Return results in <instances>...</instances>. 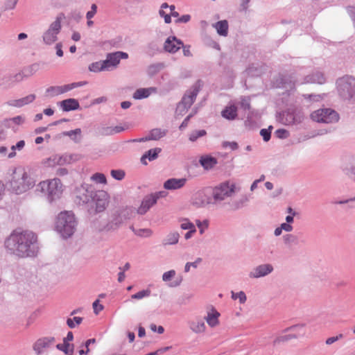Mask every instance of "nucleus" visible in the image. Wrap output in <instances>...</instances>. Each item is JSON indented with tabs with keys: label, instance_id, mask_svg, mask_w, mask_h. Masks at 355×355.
I'll list each match as a JSON object with an SVG mask.
<instances>
[{
	"label": "nucleus",
	"instance_id": "30",
	"mask_svg": "<svg viewBox=\"0 0 355 355\" xmlns=\"http://www.w3.org/2000/svg\"><path fill=\"white\" fill-rule=\"evenodd\" d=\"M154 92H155L154 87L139 88L133 93L132 98L135 100L146 98Z\"/></svg>",
	"mask_w": 355,
	"mask_h": 355
},
{
	"label": "nucleus",
	"instance_id": "46",
	"mask_svg": "<svg viewBox=\"0 0 355 355\" xmlns=\"http://www.w3.org/2000/svg\"><path fill=\"white\" fill-rule=\"evenodd\" d=\"M231 294L232 299L234 300L238 299L241 304H244L247 300L246 295L243 291H239L238 293H234V291H232Z\"/></svg>",
	"mask_w": 355,
	"mask_h": 355
},
{
	"label": "nucleus",
	"instance_id": "58",
	"mask_svg": "<svg viewBox=\"0 0 355 355\" xmlns=\"http://www.w3.org/2000/svg\"><path fill=\"white\" fill-rule=\"evenodd\" d=\"M324 94H304V98L309 100L310 101L319 102L322 100Z\"/></svg>",
	"mask_w": 355,
	"mask_h": 355
},
{
	"label": "nucleus",
	"instance_id": "10",
	"mask_svg": "<svg viewBox=\"0 0 355 355\" xmlns=\"http://www.w3.org/2000/svg\"><path fill=\"white\" fill-rule=\"evenodd\" d=\"M311 118L318 123H334L338 121L339 114L331 108H322L313 112Z\"/></svg>",
	"mask_w": 355,
	"mask_h": 355
},
{
	"label": "nucleus",
	"instance_id": "55",
	"mask_svg": "<svg viewBox=\"0 0 355 355\" xmlns=\"http://www.w3.org/2000/svg\"><path fill=\"white\" fill-rule=\"evenodd\" d=\"M181 222L180 227L182 230H189L196 228L195 225L188 218H182Z\"/></svg>",
	"mask_w": 355,
	"mask_h": 355
},
{
	"label": "nucleus",
	"instance_id": "19",
	"mask_svg": "<svg viewBox=\"0 0 355 355\" xmlns=\"http://www.w3.org/2000/svg\"><path fill=\"white\" fill-rule=\"evenodd\" d=\"M123 218L121 212L117 210L112 216L110 221L105 227V230L107 231L116 230H117L124 222Z\"/></svg>",
	"mask_w": 355,
	"mask_h": 355
},
{
	"label": "nucleus",
	"instance_id": "40",
	"mask_svg": "<svg viewBox=\"0 0 355 355\" xmlns=\"http://www.w3.org/2000/svg\"><path fill=\"white\" fill-rule=\"evenodd\" d=\"M46 96L49 97H54L62 94L60 86H51L48 87L45 92Z\"/></svg>",
	"mask_w": 355,
	"mask_h": 355
},
{
	"label": "nucleus",
	"instance_id": "36",
	"mask_svg": "<svg viewBox=\"0 0 355 355\" xmlns=\"http://www.w3.org/2000/svg\"><path fill=\"white\" fill-rule=\"evenodd\" d=\"M104 61H98L95 62H92L88 67V69L91 72L98 73L103 71H107L105 64H104Z\"/></svg>",
	"mask_w": 355,
	"mask_h": 355
},
{
	"label": "nucleus",
	"instance_id": "49",
	"mask_svg": "<svg viewBox=\"0 0 355 355\" xmlns=\"http://www.w3.org/2000/svg\"><path fill=\"white\" fill-rule=\"evenodd\" d=\"M81 134V130L80 128H77L73 130L67 131L64 132V135L69 137L71 139L75 141H78L79 139H77V137H80Z\"/></svg>",
	"mask_w": 355,
	"mask_h": 355
},
{
	"label": "nucleus",
	"instance_id": "52",
	"mask_svg": "<svg viewBox=\"0 0 355 355\" xmlns=\"http://www.w3.org/2000/svg\"><path fill=\"white\" fill-rule=\"evenodd\" d=\"M91 180L94 182L99 184H106L107 180L104 174L96 173H94L92 177Z\"/></svg>",
	"mask_w": 355,
	"mask_h": 355
},
{
	"label": "nucleus",
	"instance_id": "53",
	"mask_svg": "<svg viewBox=\"0 0 355 355\" xmlns=\"http://www.w3.org/2000/svg\"><path fill=\"white\" fill-rule=\"evenodd\" d=\"M83 321V318L81 317H74L73 318H68L67 320V324L69 328H74L76 325L80 324Z\"/></svg>",
	"mask_w": 355,
	"mask_h": 355
},
{
	"label": "nucleus",
	"instance_id": "47",
	"mask_svg": "<svg viewBox=\"0 0 355 355\" xmlns=\"http://www.w3.org/2000/svg\"><path fill=\"white\" fill-rule=\"evenodd\" d=\"M151 291L149 289L142 290L138 293L131 295V298L133 300H141L145 297H148L150 295Z\"/></svg>",
	"mask_w": 355,
	"mask_h": 355
},
{
	"label": "nucleus",
	"instance_id": "22",
	"mask_svg": "<svg viewBox=\"0 0 355 355\" xmlns=\"http://www.w3.org/2000/svg\"><path fill=\"white\" fill-rule=\"evenodd\" d=\"M36 98V96L33 94H28V96L19 98V99H11L7 102L9 106L15 107H21L24 105H28L33 103Z\"/></svg>",
	"mask_w": 355,
	"mask_h": 355
},
{
	"label": "nucleus",
	"instance_id": "7",
	"mask_svg": "<svg viewBox=\"0 0 355 355\" xmlns=\"http://www.w3.org/2000/svg\"><path fill=\"white\" fill-rule=\"evenodd\" d=\"M304 118V114L301 109L293 107L288 108L280 113L278 116L279 121L285 125H294L301 123Z\"/></svg>",
	"mask_w": 355,
	"mask_h": 355
},
{
	"label": "nucleus",
	"instance_id": "38",
	"mask_svg": "<svg viewBox=\"0 0 355 355\" xmlns=\"http://www.w3.org/2000/svg\"><path fill=\"white\" fill-rule=\"evenodd\" d=\"M283 241L286 245H297L298 237L293 234H286L283 236Z\"/></svg>",
	"mask_w": 355,
	"mask_h": 355
},
{
	"label": "nucleus",
	"instance_id": "29",
	"mask_svg": "<svg viewBox=\"0 0 355 355\" xmlns=\"http://www.w3.org/2000/svg\"><path fill=\"white\" fill-rule=\"evenodd\" d=\"M180 234L178 232H170L168 233L162 241L163 246L173 245L178 243Z\"/></svg>",
	"mask_w": 355,
	"mask_h": 355
},
{
	"label": "nucleus",
	"instance_id": "5",
	"mask_svg": "<svg viewBox=\"0 0 355 355\" xmlns=\"http://www.w3.org/2000/svg\"><path fill=\"white\" fill-rule=\"evenodd\" d=\"M236 184L230 180L224 181L212 188L211 199L214 205H218L227 198H231L236 191Z\"/></svg>",
	"mask_w": 355,
	"mask_h": 355
},
{
	"label": "nucleus",
	"instance_id": "63",
	"mask_svg": "<svg viewBox=\"0 0 355 355\" xmlns=\"http://www.w3.org/2000/svg\"><path fill=\"white\" fill-rule=\"evenodd\" d=\"M98 134L102 136L112 135V127L104 126L98 129Z\"/></svg>",
	"mask_w": 355,
	"mask_h": 355
},
{
	"label": "nucleus",
	"instance_id": "2",
	"mask_svg": "<svg viewBox=\"0 0 355 355\" xmlns=\"http://www.w3.org/2000/svg\"><path fill=\"white\" fill-rule=\"evenodd\" d=\"M37 180L24 168L15 169L8 182L10 191L16 195L24 194L36 187Z\"/></svg>",
	"mask_w": 355,
	"mask_h": 355
},
{
	"label": "nucleus",
	"instance_id": "8",
	"mask_svg": "<svg viewBox=\"0 0 355 355\" xmlns=\"http://www.w3.org/2000/svg\"><path fill=\"white\" fill-rule=\"evenodd\" d=\"M64 15L60 14L58 15L55 19L51 23L48 29L43 33L42 40L46 45H51L58 40V35L61 31L62 21Z\"/></svg>",
	"mask_w": 355,
	"mask_h": 355
},
{
	"label": "nucleus",
	"instance_id": "25",
	"mask_svg": "<svg viewBox=\"0 0 355 355\" xmlns=\"http://www.w3.org/2000/svg\"><path fill=\"white\" fill-rule=\"evenodd\" d=\"M161 151L162 149L160 148H155L148 150L141 156V162L144 165H147L148 162H146V159H148L150 162L156 159Z\"/></svg>",
	"mask_w": 355,
	"mask_h": 355
},
{
	"label": "nucleus",
	"instance_id": "64",
	"mask_svg": "<svg viewBox=\"0 0 355 355\" xmlns=\"http://www.w3.org/2000/svg\"><path fill=\"white\" fill-rule=\"evenodd\" d=\"M222 146L225 148H230L232 150H235L239 148V144L236 141H223Z\"/></svg>",
	"mask_w": 355,
	"mask_h": 355
},
{
	"label": "nucleus",
	"instance_id": "24",
	"mask_svg": "<svg viewBox=\"0 0 355 355\" xmlns=\"http://www.w3.org/2000/svg\"><path fill=\"white\" fill-rule=\"evenodd\" d=\"M220 315V313L212 307L211 311L207 312V315L205 319L209 327H215L219 324L218 318Z\"/></svg>",
	"mask_w": 355,
	"mask_h": 355
},
{
	"label": "nucleus",
	"instance_id": "42",
	"mask_svg": "<svg viewBox=\"0 0 355 355\" xmlns=\"http://www.w3.org/2000/svg\"><path fill=\"white\" fill-rule=\"evenodd\" d=\"M57 159L58 166H63L65 164H69L71 162V157L67 155H55Z\"/></svg>",
	"mask_w": 355,
	"mask_h": 355
},
{
	"label": "nucleus",
	"instance_id": "33",
	"mask_svg": "<svg viewBox=\"0 0 355 355\" xmlns=\"http://www.w3.org/2000/svg\"><path fill=\"white\" fill-rule=\"evenodd\" d=\"M221 115L226 119L233 120L237 116V107L234 105L227 106L222 111Z\"/></svg>",
	"mask_w": 355,
	"mask_h": 355
},
{
	"label": "nucleus",
	"instance_id": "23",
	"mask_svg": "<svg viewBox=\"0 0 355 355\" xmlns=\"http://www.w3.org/2000/svg\"><path fill=\"white\" fill-rule=\"evenodd\" d=\"M59 106L64 112H70L80 108V104L77 99L67 98L59 103Z\"/></svg>",
	"mask_w": 355,
	"mask_h": 355
},
{
	"label": "nucleus",
	"instance_id": "12",
	"mask_svg": "<svg viewBox=\"0 0 355 355\" xmlns=\"http://www.w3.org/2000/svg\"><path fill=\"white\" fill-rule=\"evenodd\" d=\"M274 270V267L270 263H263L253 268L248 273L250 279H259L268 276Z\"/></svg>",
	"mask_w": 355,
	"mask_h": 355
},
{
	"label": "nucleus",
	"instance_id": "54",
	"mask_svg": "<svg viewBox=\"0 0 355 355\" xmlns=\"http://www.w3.org/2000/svg\"><path fill=\"white\" fill-rule=\"evenodd\" d=\"M111 176L116 180H122L125 177V171L121 169L112 170L110 172Z\"/></svg>",
	"mask_w": 355,
	"mask_h": 355
},
{
	"label": "nucleus",
	"instance_id": "18",
	"mask_svg": "<svg viewBox=\"0 0 355 355\" xmlns=\"http://www.w3.org/2000/svg\"><path fill=\"white\" fill-rule=\"evenodd\" d=\"M181 46H183V42L175 36L168 37L164 44V50L171 53H176Z\"/></svg>",
	"mask_w": 355,
	"mask_h": 355
},
{
	"label": "nucleus",
	"instance_id": "37",
	"mask_svg": "<svg viewBox=\"0 0 355 355\" xmlns=\"http://www.w3.org/2000/svg\"><path fill=\"white\" fill-rule=\"evenodd\" d=\"M164 64L160 62L150 64L147 69L148 75L150 76H155L159 73L164 68Z\"/></svg>",
	"mask_w": 355,
	"mask_h": 355
},
{
	"label": "nucleus",
	"instance_id": "26",
	"mask_svg": "<svg viewBox=\"0 0 355 355\" xmlns=\"http://www.w3.org/2000/svg\"><path fill=\"white\" fill-rule=\"evenodd\" d=\"M199 163L205 170H210L217 164V159L210 155H202L199 159Z\"/></svg>",
	"mask_w": 355,
	"mask_h": 355
},
{
	"label": "nucleus",
	"instance_id": "45",
	"mask_svg": "<svg viewBox=\"0 0 355 355\" xmlns=\"http://www.w3.org/2000/svg\"><path fill=\"white\" fill-rule=\"evenodd\" d=\"M296 338H297V336L295 334L280 336L274 340L273 344H274V345H277L280 344L281 343L287 342L291 339Z\"/></svg>",
	"mask_w": 355,
	"mask_h": 355
},
{
	"label": "nucleus",
	"instance_id": "39",
	"mask_svg": "<svg viewBox=\"0 0 355 355\" xmlns=\"http://www.w3.org/2000/svg\"><path fill=\"white\" fill-rule=\"evenodd\" d=\"M25 146L24 140L19 141L15 145L11 146V152L8 154L9 158H12L16 155V150L21 151Z\"/></svg>",
	"mask_w": 355,
	"mask_h": 355
},
{
	"label": "nucleus",
	"instance_id": "44",
	"mask_svg": "<svg viewBox=\"0 0 355 355\" xmlns=\"http://www.w3.org/2000/svg\"><path fill=\"white\" fill-rule=\"evenodd\" d=\"M279 80L281 85H278L279 87L292 89L295 86V82L292 80L288 81V78L286 76L280 77Z\"/></svg>",
	"mask_w": 355,
	"mask_h": 355
},
{
	"label": "nucleus",
	"instance_id": "15",
	"mask_svg": "<svg viewBox=\"0 0 355 355\" xmlns=\"http://www.w3.org/2000/svg\"><path fill=\"white\" fill-rule=\"evenodd\" d=\"M200 83L196 82L183 96L180 101L185 106L190 107L196 100L200 91Z\"/></svg>",
	"mask_w": 355,
	"mask_h": 355
},
{
	"label": "nucleus",
	"instance_id": "9",
	"mask_svg": "<svg viewBox=\"0 0 355 355\" xmlns=\"http://www.w3.org/2000/svg\"><path fill=\"white\" fill-rule=\"evenodd\" d=\"M94 192L95 190L92 185L81 184L76 189L74 192L76 203L79 206L90 205Z\"/></svg>",
	"mask_w": 355,
	"mask_h": 355
},
{
	"label": "nucleus",
	"instance_id": "62",
	"mask_svg": "<svg viewBox=\"0 0 355 355\" xmlns=\"http://www.w3.org/2000/svg\"><path fill=\"white\" fill-rule=\"evenodd\" d=\"M189 108V107L185 106L181 102H180L177 105L175 112L178 115L182 116L187 112Z\"/></svg>",
	"mask_w": 355,
	"mask_h": 355
},
{
	"label": "nucleus",
	"instance_id": "13",
	"mask_svg": "<svg viewBox=\"0 0 355 355\" xmlns=\"http://www.w3.org/2000/svg\"><path fill=\"white\" fill-rule=\"evenodd\" d=\"M191 204L197 208H202L208 205H213V202L211 196L207 195L204 190H200L193 196Z\"/></svg>",
	"mask_w": 355,
	"mask_h": 355
},
{
	"label": "nucleus",
	"instance_id": "50",
	"mask_svg": "<svg viewBox=\"0 0 355 355\" xmlns=\"http://www.w3.org/2000/svg\"><path fill=\"white\" fill-rule=\"evenodd\" d=\"M43 164L46 167H51V168L55 167L56 166H58L56 155H53L51 157H49V158H46V159H44L43 161Z\"/></svg>",
	"mask_w": 355,
	"mask_h": 355
},
{
	"label": "nucleus",
	"instance_id": "17",
	"mask_svg": "<svg viewBox=\"0 0 355 355\" xmlns=\"http://www.w3.org/2000/svg\"><path fill=\"white\" fill-rule=\"evenodd\" d=\"M340 169L345 175L355 181V157L345 159L340 165Z\"/></svg>",
	"mask_w": 355,
	"mask_h": 355
},
{
	"label": "nucleus",
	"instance_id": "1",
	"mask_svg": "<svg viewBox=\"0 0 355 355\" xmlns=\"http://www.w3.org/2000/svg\"><path fill=\"white\" fill-rule=\"evenodd\" d=\"M6 252L19 258L35 257L38 251L37 235L31 231H13L4 241Z\"/></svg>",
	"mask_w": 355,
	"mask_h": 355
},
{
	"label": "nucleus",
	"instance_id": "28",
	"mask_svg": "<svg viewBox=\"0 0 355 355\" xmlns=\"http://www.w3.org/2000/svg\"><path fill=\"white\" fill-rule=\"evenodd\" d=\"M325 81L326 78L324 74L320 71H315L312 74L307 76L304 80V83H306L323 84Z\"/></svg>",
	"mask_w": 355,
	"mask_h": 355
},
{
	"label": "nucleus",
	"instance_id": "6",
	"mask_svg": "<svg viewBox=\"0 0 355 355\" xmlns=\"http://www.w3.org/2000/svg\"><path fill=\"white\" fill-rule=\"evenodd\" d=\"M336 84L339 96L344 100L355 103V78L345 76L339 78Z\"/></svg>",
	"mask_w": 355,
	"mask_h": 355
},
{
	"label": "nucleus",
	"instance_id": "60",
	"mask_svg": "<svg viewBox=\"0 0 355 355\" xmlns=\"http://www.w3.org/2000/svg\"><path fill=\"white\" fill-rule=\"evenodd\" d=\"M176 275V272L174 270H171L167 272H165L162 275V280L164 282H168L171 280Z\"/></svg>",
	"mask_w": 355,
	"mask_h": 355
},
{
	"label": "nucleus",
	"instance_id": "14",
	"mask_svg": "<svg viewBox=\"0 0 355 355\" xmlns=\"http://www.w3.org/2000/svg\"><path fill=\"white\" fill-rule=\"evenodd\" d=\"M55 338L53 336L42 337L37 339L33 344V348L35 352L39 355L44 351L54 345Z\"/></svg>",
	"mask_w": 355,
	"mask_h": 355
},
{
	"label": "nucleus",
	"instance_id": "59",
	"mask_svg": "<svg viewBox=\"0 0 355 355\" xmlns=\"http://www.w3.org/2000/svg\"><path fill=\"white\" fill-rule=\"evenodd\" d=\"M98 7L96 4L92 3L90 7V10L86 13V19H92L97 12Z\"/></svg>",
	"mask_w": 355,
	"mask_h": 355
},
{
	"label": "nucleus",
	"instance_id": "57",
	"mask_svg": "<svg viewBox=\"0 0 355 355\" xmlns=\"http://www.w3.org/2000/svg\"><path fill=\"white\" fill-rule=\"evenodd\" d=\"M272 127L270 125L268 129L263 128L260 130V135L262 136L265 141H268L271 137V129Z\"/></svg>",
	"mask_w": 355,
	"mask_h": 355
},
{
	"label": "nucleus",
	"instance_id": "4",
	"mask_svg": "<svg viewBox=\"0 0 355 355\" xmlns=\"http://www.w3.org/2000/svg\"><path fill=\"white\" fill-rule=\"evenodd\" d=\"M77 222L72 211L60 212L56 220L55 229L60 235L67 239L71 236L76 231Z\"/></svg>",
	"mask_w": 355,
	"mask_h": 355
},
{
	"label": "nucleus",
	"instance_id": "11",
	"mask_svg": "<svg viewBox=\"0 0 355 355\" xmlns=\"http://www.w3.org/2000/svg\"><path fill=\"white\" fill-rule=\"evenodd\" d=\"M110 196L103 190L95 191L90 205L94 206V212H103L107 208L109 203Z\"/></svg>",
	"mask_w": 355,
	"mask_h": 355
},
{
	"label": "nucleus",
	"instance_id": "21",
	"mask_svg": "<svg viewBox=\"0 0 355 355\" xmlns=\"http://www.w3.org/2000/svg\"><path fill=\"white\" fill-rule=\"evenodd\" d=\"M157 202L153 196L150 194L146 196L141 203V205L137 210V213L139 215H144Z\"/></svg>",
	"mask_w": 355,
	"mask_h": 355
},
{
	"label": "nucleus",
	"instance_id": "32",
	"mask_svg": "<svg viewBox=\"0 0 355 355\" xmlns=\"http://www.w3.org/2000/svg\"><path fill=\"white\" fill-rule=\"evenodd\" d=\"M166 135V130H162L160 128H155L150 131L148 135L145 137V139L147 141H157L164 137Z\"/></svg>",
	"mask_w": 355,
	"mask_h": 355
},
{
	"label": "nucleus",
	"instance_id": "35",
	"mask_svg": "<svg viewBox=\"0 0 355 355\" xmlns=\"http://www.w3.org/2000/svg\"><path fill=\"white\" fill-rule=\"evenodd\" d=\"M130 229L135 235L139 237L148 238L153 234V231L149 228L136 229L133 225H131Z\"/></svg>",
	"mask_w": 355,
	"mask_h": 355
},
{
	"label": "nucleus",
	"instance_id": "56",
	"mask_svg": "<svg viewBox=\"0 0 355 355\" xmlns=\"http://www.w3.org/2000/svg\"><path fill=\"white\" fill-rule=\"evenodd\" d=\"M202 261L201 258H198L193 262H187L184 266V272H189L191 268H196L198 264Z\"/></svg>",
	"mask_w": 355,
	"mask_h": 355
},
{
	"label": "nucleus",
	"instance_id": "61",
	"mask_svg": "<svg viewBox=\"0 0 355 355\" xmlns=\"http://www.w3.org/2000/svg\"><path fill=\"white\" fill-rule=\"evenodd\" d=\"M275 136L279 139H286L289 136V132L285 129H278L275 132Z\"/></svg>",
	"mask_w": 355,
	"mask_h": 355
},
{
	"label": "nucleus",
	"instance_id": "41",
	"mask_svg": "<svg viewBox=\"0 0 355 355\" xmlns=\"http://www.w3.org/2000/svg\"><path fill=\"white\" fill-rule=\"evenodd\" d=\"M56 348L63 352L65 354H71L73 352V345L66 341L63 342L62 344H58Z\"/></svg>",
	"mask_w": 355,
	"mask_h": 355
},
{
	"label": "nucleus",
	"instance_id": "3",
	"mask_svg": "<svg viewBox=\"0 0 355 355\" xmlns=\"http://www.w3.org/2000/svg\"><path fill=\"white\" fill-rule=\"evenodd\" d=\"M62 184L60 179L53 178L40 182L34 190L36 196L45 195L49 202H52L61 197Z\"/></svg>",
	"mask_w": 355,
	"mask_h": 355
},
{
	"label": "nucleus",
	"instance_id": "48",
	"mask_svg": "<svg viewBox=\"0 0 355 355\" xmlns=\"http://www.w3.org/2000/svg\"><path fill=\"white\" fill-rule=\"evenodd\" d=\"M196 223L197 227L199 229V232L200 234H204L205 231L209 227V220L207 219H205L202 221H201L199 219L196 220Z\"/></svg>",
	"mask_w": 355,
	"mask_h": 355
},
{
	"label": "nucleus",
	"instance_id": "43",
	"mask_svg": "<svg viewBox=\"0 0 355 355\" xmlns=\"http://www.w3.org/2000/svg\"><path fill=\"white\" fill-rule=\"evenodd\" d=\"M119 211L122 214L125 220L131 218L134 214V209L132 207H125L124 208L119 209Z\"/></svg>",
	"mask_w": 355,
	"mask_h": 355
},
{
	"label": "nucleus",
	"instance_id": "16",
	"mask_svg": "<svg viewBox=\"0 0 355 355\" xmlns=\"http://www.w3.org/2000/svg\"><path fill=\"white\" fill-rule=\"evenodd\" d=\"M22 80L23 75L20 73L15 75L6 74L0 78V87L3 89H8Z\"/></svg>",
	"mask_w": 355,
	"mask_h": 355
},
{
	"label": "nucleus",
	"instance_id": "20",
	"mask_svg": "<svg viewBox=\"0 0 355 355\" xmlns=\"http://www.w3.org/2000/svg\"><path fill=\"white\" fill-rule=\"evenodd\" d=\"M187 182V178H169L164 182V188L166 190H178L184 187Z\"/></svg>",
	"mask_w": 355,
	"mask_h": 355
},
{
	"label": "nucleus",
	"instance_id": "51",
	"mask_svg": "<svg viewBox=\"0 0 355 355\" xmlns=\"http://www.w3.org/2000/svg\"><path fill=\"white\" fill-rule=\"evenodd\" d=\"M207 134L205 130H199L193 131L189 135L191 141H196L198 138L205 136Z\"/></svg>",
	"mask_w": 355,
	"mask_h": 355
},
{
	"label": "nucleus",
	"instance_id": "34",
	"mask_svg": "<svg viewBox=\"0 0 355 355\" xmlns=\"http://www.w3.org/2000/svg\"><path fill=\"white\" fill-rule=\"evenodd\" d=\"M218 35L227 36L228 33V23L226 20H222L213 25Z\"/></svg>",
	"mask_w": 355,
	"mask_h": 355
},
{
	"label": "nucleus",
	"instance_id": "27",
	"mask_svg": "<svg viewBox=\"0 0 355 355\" xmlns=\"http://www.w3.org/2000/svg\"><path fill=\"white\" fill-rule=\"evenodd\" d=\"M189 329L196 334H202L206 331V325L202 319L189 322Z\"/></svg>",
	"mask_w": 355,
	"mask_h": 355
},
{
	"label": "nucleus",
	"instance_id": "31",
	"mask_svg": "<svg viewBox=\"0 0 355 355\" xmlns=\"http://www.w3.org/2000/svg\"><path fill=\"white\" fill-rule=\"evenodd\" d=\"M104 61L107 71L112 67H116L119 64V58L116 54V52L110 53L107 55L106 59Z\"/></svg>",
	"mask_w": 355,
	"mask_h": 355
}]
</instances>
